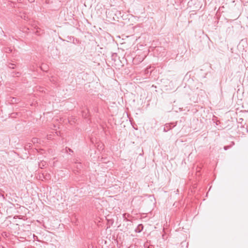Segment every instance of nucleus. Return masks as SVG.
Instances as JSON below:
<instances>
[{
  "mask_svg": "<svg viewBox=\"0 0 248 248\" xmlns=\"http://www.w3.org/2000/svg\"><path fill=\"white\" fill-rule=\"evenodd\" d=\"M9 50L10 51H12V50H11V49H9Z\"/></svg>",
  "mask_w": 248,
  "mask_h": 248,
  "instance_id": "obj_16",
  "label": "nucleus"
},
{
  "mask_svg": "<svg viewBox=\"0 0 248 248\" xmlns=\"http://www.w3.org/2000/svg\"><path fill=\"white\" fill-rule=\"evenodd\" d=\"M23 18H24V19L25 20H26V16H24V17H23Z\"/></svg>",
  "mask_w": 248,
  "mask_h": 248,
  "instance_id": "obj_13",
  "label": "nucleus"
},
{
  "mask_svg": "<svg viewBox=\"0 0 248 248\" xmlns=\"http://www.w3.org/2000/svg\"><path fill=\"white\" fill-rule=\"evenodd\" d=\"M82 116L85 118H87L89 116V110L86 108L85 110L82 111Z\"/></svg>",
  "mask_w": 248,
  "mask_h": 248,
  "instance_id": "obj_3",
  "label": "nucleus"
},
{
  "mask_svg": "<svg viewBox=\"0 0 248 248\" xmlns=\"http://www.w3.org/2000/svg\"><path fill=\"white\" fill-rule=\"evenodd\" d=\"M177 122H176L175 124H174L173 123L166 124L164 126L163 131L165 132H168L172 128L175 126Z\"/></svg>",
  "mask_w": 248,
  "mask_h": 248,
  "instance_id": "obj_1",
  "label": "nucleus"
},
{
  "mask_svg": "<svg viewBox=\"0 0 248 248\" xmlns=\"http://www.w3.org/2000/svg\"><path fill=\"white\" fill-rule=\"evenodd\" d=\"M13 116H12V117H15V115H16V114L13 113Z\"/></svg>",
  "mask_w": 248,
  "mask_h": 248,
  "instance_id": "obj_11",
  "label": "nucleus"
},
{
  "mask_svg": "<svg viewBox=\"0 0 248 248\" xmlns=\"http://www.w3.org/2000/svg\"><path fill=\"white\" fill-rule=\"evenodd\" d=\"M11 103H17V99L16 98L13 97L11 100Z\"/></svg>",
  "mask_w": 248,
  "mask_h": 248,
  "instance_id": "obj_7",
  "label": "nucleus"
},
{
  "mask_svg": "<svg viewBox=\"0 0 248 248\" xmlns=\"http://www.w3.org/2000/svg\"><path fill=\"white\" fill-rule=\"evenodd\" d=\"M230 147H231V146H225L224 147V150H228V149Z\"/></svg>",
  "mask_w": 248,
  "mask_h": 248,
  "instance_id": "obj_9",
  "label": "nucleus"
},
{
  "mask_svg": "<svg viewBox=\"0 0 248 248\" xmlns=\"http://www.w3.org/2000/svg\"><path fill=\"white\" fill-rule=\"evenodd\" d=\"M39 141V139L37 138H33L32 139V142L33 143H38Z\"/></svg>",
  "mask_w": 248,
  "mask_h": 248,
  "instance_id": "obj_5",
  "label": "nucleus"
},
{
  "mask_svg": "<svg viewBox=\"0 0 248 248\" xmlns=\"http://www.w3.org/2000/svg\"><path fill=\"white\" fill-rule=\"evenodd\" d=\"M66 151H68L69 152H73V150L69 148H67L66 147Z\"/></svg>",
  "mask_w": 248,
  "mask_h": 248,
  "instance_id": "obj_8",
  "label": "nucleus"
},
{
  "mask_svg": "<svg viewBox=\"0 0 248 248\" xmlns=\"http://www.w3.org/2000/svg\"><path fill=\"white\" fill-rule=\"evenodd\" d=\"M125 214H123V217H125Z\"/></svg>",
  "mask_w": 248,
  "mask_h": 248,
  "instance_id": "obj_12",
  "label": "nucleus"
},
{
  "mask_svg": "<svg viewBox=\"0 0 248 248\" xmlns=\"http://www.w3.org/2000/svg\"><path fill=\"white\" fill-rule=\"evenodd\" d=\"M31 146H32V144H31V143H27V144L25 145L24 148H25V149L26 150H29V149H30L31 148Z\"/></svg>",
  "mask_w": 248,
  "mask_h": 248,
  "instance_id": "obj_4",
  "label": "nucleus"
},
{
  "mask_svg": "<svg viewBox=\"0 0 248 248\" xmlns=\"http://www.w3.org/2000/svg\"><path fill=\"white\" fill-rule=\"evenodd\" d=\"M143 225L141 224H140L137 226V227H136V228L135 230V231L136 232L140 233L143 230Z\"/></svg>",
  "mask_w": 248,
  "mask_h": 248,
  "instance_id": "obj_2",
  "label": "nucleus"
},
{
  "mask_svg": "<svg viewBox=\"0 0 248 248\" xmlns=\"http://www.w3.org/2000/svg\"><path fill=\"white\" fill-rule=\"evenodd\" d=\"M36 34H38V31H37L36 32Z\"/></svg>",
  "mask_w": 248,
  "mask_h": 248,
  "instance_id": "obj_15",
  "label": "nucleus"
},
{
  "mask_svg": "<svg viewBox=\"0 0 248 248\" xmlns=\"http://www.w3.org/2000/svg\"><path fill=\"white\" fill-rule=\"evenodd\" d=\"M35 0H28V1L30 2V3H32V2H33Z\"/></svg>",
  "mask_w": 248,
  "mask_h": 248,
  "instance_id": "obj_10",
  "label": "nucleus"
},
{
  "mask_svg": "<svg viewBox=\"0 0 248 248\" xmlns=\"http://www.w3.org/2000/svg\"><path fill=\"white\" fill-rule=\"evenodd\" d=\"M8 67L10 68H11V69H14L15 67V64L14 63H9L8 64Z\"/></svg>",
  "mask_w": 248,
  "mask_h": 248,
  "instance_id": "obj_6",
  "label": "nucleus"
},
{
  "mask_svg": "<svg viewBox=\"0 0 248 248\" xmlns=\"http://www.w3.org/2000/svg\"><path fill=\"white\" fill-rule=\"evenodd\" d=\"M50 80H51V81H53L54 80V79H52V80H51V79H50Z\"/></svg>",
  "mask_w": 248,
  "mask_h": 248,
  "instance_id": "obj_14",
  "label": "nucleus"
}]
</instances>
